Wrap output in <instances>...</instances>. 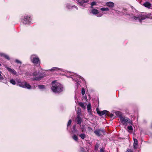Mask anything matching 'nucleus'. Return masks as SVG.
Listing matches in <instances>:
<instances>
[{"instance_id": "obj_1", "label": "nucleus", "mask_w": 152, "mask_h": 152, "mask_svg": "<svg viewBox=\"0 0 152 152\" xmlns=\"http://www.w3.org/2000/svg\"><path fill=\"white\" fill-rule=\"evenodd\" d=\"M52 87L51 88L52 91L55 93H60L63 90V87L62 85L56 81H54L52 82Z\"/></svg>"}, {"instance_id": "obj_2", "label": "nucleus", "mask_w": 152, "mask_h": 152, "mask_svg": "<svg viewBox=\"0 0 152 152\" xmlns=\"http://www.w3.org/2000/svg\"><path fill=\"white\" fill-rule=\"evenodd\" d=\"M31 76L34 77L33 78V80H39L45 77V74L41 73L39 71H36L32 73Z\"/></svg>"}, {"instance_id": "obj_3", "label": "nucleus", "mask_w": 152, "mask_h": 152, "mask_svg": "<svg viewBox=\"0 0 152 152\" xmlns=\"http://www.w3.org/2000/svg\"><path fill=\"white\" fill-rule=\"evenodd\" d=\"M121 123L124 125L126 126L128 124H132V122L130 119L124 116L121 117L120 119Z\"/></svg>"}, {"instance_id": "obj_4", "label": "nucleus", "mask_w": 152, "mask_h": 152, "mask_svg": "<svg viewBox=\"0 0 152 152\" xmlns=\"http://www.w3.org/2000/svg\"><path fill=\"white\" fill-rule=\"evenodd\" d=\"M31 59L32 62L35 65H40V61L37 56L32 55L31 56Z\"/></svg>"}, {"instance_id": "obj_5", "label": "nucleus", "mask_w": 152, "mask_h": 152, "mask_svg": "<svg viewBox=\"0 0 152 152\" xmlns=\"http://www.w3.org/2000/svg\"><path fill=\"white\" fill-rule=\"evenodd\" d=\"M17 85L20 87L24 88H27L28 89H31V86L25 81L21 82L20 84H17Z\"/></svg>"}, {"instance_id": "obj_6", "label": "nucleus", "mask_w": 152, "mask_h": 152, "mask_svg": "<svg viewBox=\"0 0 152 152\" xmlns=\"http://www.w3.org/2000/svg\"><path fill=\"white\" fill-rule=\"evenodd\" d=\"M75 77L76 78L75 79V81L76 82V86H77V88L80 85L79 83L78 82H80L81 80L83 81H84V79H83L81 76L80 75H77L75 74Z\"/></svg>"}, {"instance_id": "obj_7", "label": "nucleus", "mask_w": 152, "mask_h": 152, "mask_svg": "<svg viewBox=\"0 0 152 152\" xmlns=\"http://www.w3.org/2000/svg\"><path fill=\"white\" fill-rule=\"evenodd\" d=\"M146 17L145 16L141 15H139L137 17L133 16L132 17V18L134 20H138L139 21L141 22L142 20H143L145 19Z\"/></svg>"}, {"instance_id": "obj_8", "label": "nucleus", "mask_w": 152, "mask_h": 152, "mask_svg": "<svg viewBox=\"0 0 152 152\" xmlns=\"http://www.w3.org/2000/svg\"><path fill=\"white\" fill-rule=\"evenodd\" d=\"M31 21L30 17L27 16H25L22 20V22L24 24L28 23Z\"/></svg>"}, {"instance_id": "obj_9", "label": "nucleus", "mask_w": 152, "mask_h": 152, "mask_svg": "<svg viewBox=\"0 0 152 152\" xmlns=\"http://www.w3.org/2000/svg\"><path fill=\"white\" fill-rule=\"evenodd\" d=\"M94 133L98 136H100L102 134H104V131L103 129H97L94 131Z\"/></svg>"}, {"instance_id": "obj_10", "label": "nucleus", "mask_w": 152, "mask_h": 152, "mask_svg": "<svg viewBox=\"0 0 152 152\" xmlns=\"http://www.w3.org/2000/svg\"><path fill=\"white\" fill-rule=\"evenodd\" d=\"M4 67L7 69V70L10 72L11 73L13 74L16 75L17 72L14 69H12L11 68L8 67L7 66L5 65Z\"/></svg>"}, {"instance_id": "obj_11", "label": "nucleus", "mask_w": 152, "mask_h": 152, "mask_svg": "<svg viewBox=\"0 0 152 152\" xmlns=\"http://www.w3.org/2000/svg\"><path fill=\"white\" fill-rule=\"evenodd\" d=\"M97 112L98 114L100 116H102L106 113L108 111L106 110L103 111H100L98 109H96Z\"/></svg>"}, {"instance_id": "obj_12", "label": "nucleus", "mask_w": 152, "mask_h": 152, "mask_svg": "<svg viewBox=\"0 0 152 152\" xmlns=\"http://www.w3.org/2000/svg\"><path fill=\"white\" fill-rule=\"evenodd\" d=\"M134 144L133 146L134 149H136L137 148L138 142V141L136 139H134Z\"/></svg>"}, {"instance_id": "obj_13", "label": "nucleus", "mask_w": 152, "mask_h": 152, "mask_svg": "<svg viewBox=\"0 0 152 152\" xmlns=\"http://www.w3.org/2000/svg\"><path fill=\"white\" fill-rule=\"evenodd\" d=\"M1 72L0 71V81L2 82L6 83L7 82L6 80L4 78L3 76L1 75Z\"/></svg>"}, {"instance_id": "obj_14", "label": "nucleus", "mask_w": 152, "mask_h": 152, "mask_svg": "<svg viewBox=\"0 0 152 152\" xmlns=\"http://www.w3.org/2000/svg\"><path fill=\"white\" fill-rule=\"evenodd\" d=\"M106 5L110 8H112L114 7V5L113 3L112 2H108L106 3Z\"/></svg>"}, {"instance_id": "obj_15", "label": "nucleus", "mask_w": 152, "mask_h": 152, "mask_svg": "<svg viewBox=\"0 0 152 152\" xmlns=\"http://www.w3.org/2000/svg\"><path fill=\"white\" fill-rule=\"evenodd\" d=\"M115 113L116 115L119 117L120 119L121 118V117H122L123 116L122 115L121 113L119 111H116L115 112Z\"/></svg>"}, {"instance_id": "obj_16", "label": "nucleus", "mask_w": 152, "mask_h": 152, "mask_svg": "<svg viewBox=\"0 0 152 152\" xmlns=\"http://www.w3.org/2000/svg\"><path fill=\"white\" fill-rule=\"evenodd\" d=\"M76 119L78 124H81L82 121V119L79 115H77Z\"/></svg>"}, {"instance_id": "obj_17", "label": "nucleus", "mask_w": 152, "mask_h": 152, "mask_svg": "<svg viewBox=\"0 0 152 152\" xmlns=\"http://www.w3.org/2000/svg\"><path fill=\"white\" fill-rule=\"evenodd\" d=\"M91 104H89L87 106V109L88 112L90 114L91 113Z\"/></svg>"}, {"instance_id": "obj_18", "label": "nucleus", "mask_w": 152, "mask_h": 152, "mask_svg": "<svg viewBox=\"0 0 152 152\" xmlns=\"http://www.w3.org/2000/svg\"><path fill=\"white\" fill-rule=\"evenodd\" d=\"M143 5L148 8H150L151 7V4L149 2H146L143 4Z\"/></svg>"}, {"instance_id": "obj_19", "label": "nucleus", "mask_w": 152, "mask_h": 152, "mask_svg": "<svg viewBox=\"0 0 152 152\" xmlns=\"http://www.w3.org/2000/svg\"><path fill=\"white\" fill-rule=\"evenodd\" d=\"M0 55L1 56L4 57L6 59L8 60H10V57H9V56L6 54H5L4 53H0Z\"/></svg>"}, {"instance_id": "obj_20", "label": "nucleus", "mask_w": 152, "mask_h": 152, "mask_svg": "<svg viewBox=\"0 0 152 152\" xmlns=\"http://www.w3.org/2000/svg\"><path fill=\"white\" fill-rule=\"evenodd\" d=\"M79 104L82 108L83 109H86V106L84 105V103L80 102L79 103Z\"/></svg>"}, {"instance_id": "obj_21", "label": "nucleus", "mask_w": 152, "mask_h": 152, "mask_svg": "<svg viewBox=\"0 0 152 152\" xmlns=\"http://www.w3.org/2000/svg\"><path fill=\"white\" fill-rule=\"evenodd\" d=\"M61 69L56 67H53L51 69V71H55L58 70H61Z\"/></svg>"}, {"instance_id": "obj_22", "label": "nucleus", "mask_w": 152, "mask_h": 152, "mask_svg": "<svg viewBox=\"0 0 152 152\" xmlns=\"http://www.w3.org/2000/svg\"><path fill=\"white\" fill-rule=\"evenodd\" d=\"M92 13L94 15L98 14L99 13L98 11L95 9H93L92 10Z\"/></svg>"}, {"instance_id": "obj_23", "label": "nucleus", "mask_w": 152, "mask_h": 152, "mask_svg": "<svg viewBox=\"0 0 152 152\" xmlns=\"http://www.w3.org/2000/svg\"><path fill=\"white\" fill-rule=\"evenodd\" d=\"M10 82L13 85H15L16 83L15 81L13 79H11L10 80Z\"/></svg>"}, {"instance_id": "obj_24", "label": "nucleus", "mask_w": 152, "mask_h": 152, "mask_svg": "<svg viewBox=\"0 0 152 152\" xmlns=\"http://www.w3.org/2000/svg\"><path fill=\"white\" fill-rule=\"evenodd\" d=\"M79 136L83 140L85 139L86 136V135L84 133L80 134Z\"/></svg>"}, {"instance_id": "obj_25", "label": "nucleus", "mask_w": 152, "mask_h": 152, "mask_svg": "<svg viewBox=\"0 0 152 152\" xmlns=\"http://www.w3.org/2000/svg\"><path fill=\"white\" fill-rule=\"evenodd\" d=\"M100 9L102 11H108L109 10V9L107 7H102Z\"/></svg>"}, {"instance_id": "obj_26", "label": "nucleus", "mask_w": 152, "mask_h": 152, "mask_svg": "<svg viewBox=\"0 0 152 152\" xmlns=\"http://www.w3.org/2000/svg\"><path fill=\"white\" fill-rule=\"evenodd\" d=\"M73 139L76 141H77L78 140L77 137L75 134L72 137Z\"/></svg>"}, {"instance_id": "obj_27", "label": "nucleus", "mask_w": 152, "mask_h": 152, "mask_svg": "<svg viewBox=\"0 0 152 152\" xmlns=\"http://www.w3.org/2000/svg\"><path fill=\"white\" fill-rule=\"evenodd\" d=\"M38 87L40 89H43L45 88V86L44 85H39L38 86Z\"/></svg>"}, {"instance_id": "obj_28", "label": "nucleus", "mask_w": 152, "mask_h": 152, "mask_svg": "<svg viewBox=\"0 0 152 152\" xmlns=\"http://www.w3.org/2000/svg\"><path fill=\"white\" fill-rule=\"evenodd\" d=\"M127 128L129 130H132L133 129L132 126H128L127 127Z\"/></svg>"}, {"instance_id": "obj_29", "label": "nucleus", "mask_w": 152, "mask_h": 152, "mask_svg": "<svg viewBox=\"0 0 152 152\" xmlns=\"http://www.w3.org/2000/svg\"><path fill=\"white\" fill-rule=\"evenodd\" d=\"M82 94L83 95L85 94V90L83 88H82L81 91Z\"/></svg>"}, {"instance_id": "obj_30", "label": "nucleus", "mask_w": 152, "mask_h": 152, "mask_svg": "<svg viewBox=\"0 0 152 152\" xmlns=\"http://www.w3.org/2000/svg\"><path fill=\"white\" fill-rule=\"evenodd\" d=\"M16 62L18 64H21V62L18 59H16L15 60Z\"/></svg>"}, {"instance_id": "obj_31", "label": "nucleus", "mask_w": 152, "mask_h": 152, "mask_svg": "<svg viewBox=\"0 0 152 152\" xmlns=\"http://www.w3.org/2000/svg\"><path fill=\"white\" fill-rule=\"evenodd\" d=\"M71 122H72V121L71 120H69L68 123V124H67V126H69V125H70L71 123Z\"/></svg>"}, {"instance_id": "obj_32", "label": "nucleus", "mask_w": 152, "mask_h": 152, "mask_svg": "<svg viewBox=\"0 0 152 152\" xmlns=\"http://www.w3.org/2000/svg\"><path fill=\"white\" fill-rule=\"evenodd\" d=\"M85 151L84 148H81L80 149V152H85Z\"/></svg>"}, {"instance_id": "obj_33", "label": "nucleus", "mask_w": 152, "mask_h": 152, "mask_svg": "<svg viewBox=\"0 0 152 152\" xmlns=\"http://www.w3.org/2000/svg\"><path fill=\"white\" fill-rule=\"evenodd\" d=\"M103 14L101 13H99L97 15V16L98 17H101L102 16Z\"/></svg>"}, {"instance_id": "obj_34", "label": "nucleus", "mask_w": 152, "mask_h": 152, "mask_svg": "<svg viewBox=\"0 0 152 152\" xmlns=\"http://www.w3.org/2000/svg\"><path fill=\"white\" fill-rule=\"evenodd\" d=\"M96 4V3L95 2H93L91 3V5L92 6H93L95 5Z\"/></svg>"}, {"instance_id": "obj_35", "label": "nucleus", "mask_w": 152, "mask_h": 152, "mask_svg": "<svg viewBox=\"0 0 152 152\" xmlns=\"http://www.w3.org/2000/svg\"><path fill=\"white\" fill-rule=\"evenodd\" d=\"M100 152H104V149L102 148H101L100 149Z\"/></svg>"}, {"instance_id": "obj_36", "label": "nucleus", "mask_w": 152, "mask_h": 152, "mask_svg": "<svg viewBox=\"0 0 152 152\" xmlns=\"http://www.w3.org/2000/svg\"><path fill=\"white\" fill-rule=\"evenodd\" d=\"M127 152H133V151L131 149H128Z\"/></svg>"}, {"instance_id": "obj_37", "label": "nucleus", "mask_w": 152, "mask_h": 152, "mask_svg": "<svg viewBox=\"0 0 152 152\" xmlns=\"http://www.w3.org/2000/svg\"><path fill=\"white\" fill-rule=\"evenodd\" d=\"M77 131V130L76 129H73V130L72 131V132L73 133H75Z\"/></svg>"}, {"instance_id": "obj_38", "label": "nucleus", "mask_w": 152, "mask_h": 152, "mask_svg": "<svg viewBox=\"0 0 152 152\" xmlns=\"http://www.w3.org/2000/svg\"><path fill=\"white\" fill-rule=\"evenodd\" d=\"M17 82L18 83V84H20V83L21 81L20 80H17Z\"/></svg>"}, {"instance_id": "obj_39", "label": "nucleus", "mask_w": 152, "mask_h": 152, "mask_svg": "<svg viewBox=\"0 0 152 152\" xmlns=\"http://www.w3.org/2000/svg\"><path fill=\"white\" fill-rule=\"evenodd\" d=\"M76 126L75 125H74L73 126V129H75Z\"/></svg>"}, {"instance_id": "obj_40", "label": "nucleus", "mask_w": 152, "mask_h": 152, "mask_svg": "<svg viewBox=\"0 0 152 152\" xmlns=\"http://www.w3.org/2000/svg\"><path fill=\"white\" fill-rule=\"evenodd\" d=\"M98 148V145H97V146H95V148H96V149H97Z\"/></svg>"}, {"instance_id": "obj_41", "label": "nucleus", "mask_w": 152, "mask_h": 152, "mask_svg": "<svg viewBox=\"0 0 152 152\" xmlns=\"http://www.w3.org/2000/svg\"><path fill=\"white\" fill-rule=\"evenodd\" d=\"M75 7V8H76V9H77V7L76 6H73V7Z\"/></svg>"}, {"instance_id": "obj_42", "label": "nucleus", "mask_w": 152, "mask_h": 152, "mask_svg": "<svg viewBox=\"0 0 152 152\" xmlns=\"http://www.w3.org/2000/svg\"><path fill=\"white\" fill-rule=\"evenodd\" d=\"M67 7L69 9H70V7H69V6H67Z\"/></svg>"}, {"instance_id": "obj_43", "label": "nucleus", "mask_w": 152, "mask_h": 152, "mask_svg": "<svg viewBox=\"0 0 152 152\" xmlns=\"http://www.w3.org/2000/svg\"><path fill=\"white\" fill-rule=\"evenodd\" d=\"M113 116V114H112V115H111V117H112Z\"/></svg>"}, {"instance_id": "obj_44", "label": "nucleus", "mask_w": 152, "mask_h": 152, "mask_svg": "<svg viewBox=\"0 0 152 152\" xmlns=\"http://www.w3.org/2000/svg\"><path fill=\"white\" fill-rule=\"evenodd\" d=\"M1 64L0 63V66H1Z\"/></svg>"}, {"instance_id": "obj_45", "label": "nucleus", "mask_w": 152, "mask_h": 152, "mask_svg": "<svg viewBox=\"0 0 152 152\" xmlns=\"http://www.w3.org/2000/svg\"><path fill=\"white\" fill-rule=\"evenodd\" d=\"M151 127L152 128V125H151Z\"/></svg>"}]
</instances>
